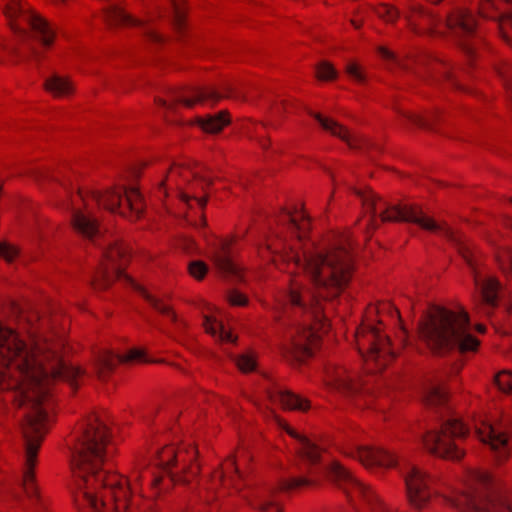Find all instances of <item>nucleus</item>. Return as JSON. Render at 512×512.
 <instances>
[{
  "label": "nucleus",
  "mask_w": 512,
  "mask_h": 512,
  "mask_svg": "<svg viewBox=\"0 0 512 512\" xmlns=\"http://www.w3.org/2000/svg\"><path fill=\"white\" fill-rule=\"evenodd\" d=\"M346 72L351 78H353L358 83L365 82V75L360 71L359 67L356 64L349 63L346 66Z\"/></svg>",
  "instance_id": "47"
},
{
  "label": "nucleus",
  "mask_w": 512,
  "mask_h": 512,
  "mask_svg": "<svg viewBox=\"0 0 512 512\" xmlns=\"http://www.w3.org/2000/svg\"><path fill=\"white\" fill-rule=\"evenodd\" d=\"M329 474L335 484L343 490L351 504L354 506L363 504L371 512H386L385 504L375 491L357 479L340 462L331 463Z\"/></svg>",
  "instance_id": "12"
},
{
  "label": "nucleus",
  "mask_w": 512,
  "mask_h": 512,
  "mask_svg": "<svg viewBox=\"0 0 512 512\" xmlns=\"http://www.w3.org/2000/svg\"><path fill=\"white\" fill-rule=\"evenodd\" d=\"M285 430L292 437L299 438L300 443H299L298 452H299L300 456L303 459L307 460L309 463L316 464L320 458L319 448L316 445H314L313 443H311L310 440L307 439L306 437H300L297 434V432L294 429H292L291 427L286 426Z\"/></svg>",
  "instance_id": "30"
},
{
  "label": "nucleus",
  "mask_w": 512,
  "mask_h": 512,
  "mask_svg": "<svg viewBox=\"0 0 512 512\" xmlns=\"http://www.w3.org/2000/svg\"><path fill=\"white\" fill-rule=\"evenodd\" d=\"M340 452L346 457L357 459L368 469L392 468L397 464V458L393 454L374 446L345 444L341 446Z\"/></svg>",
  "instance_id": "19"
},
{
  "label": "nucleus",
  "mask_w": 512,
  "mask_h": 512,
  "mask_svg": "<svg viewBox=\"0 0 512 512\" xmlns=\"http://www.w3.org/2000/svg\"><path fill=\"white\" fill-rule=\"evenodd\" d=\"M418 66L424 68V71H418V76L429 85L446 84L453 89L464 90V87L458 79V69L452 67L449 63L428 56H420L415 59Z\"/></svg>",
  "instance_id": "17"
},
{
  "label": "nucleus",
  "mask_w": 512,
  "mask_h": 512,
  "mask_svg": "<svg viewBox=\"0 0 512 512\" xmlns=\"http://www.w3.org/2000/svg\"><path fill=\"white\" fill-rule=\"evenodd\" d=\"M221 486L216 485L214 489H211V483H208V486L204 489V491H200L201 497L204 498L205 501L210 502L214 499H220L222 497H225L229 493L227 491H224V494L220 493Z\"/></svg>",
  "instance_id": "41"
},
{
  "label": "nucleus",
  "mask_w": 512,
  "mask_h": 512,
  "mask_svg": "<svg viewBox=\"0 0 512 512\" xmlns=\"http://www.w3.org/2000/svg\"><path fill=\"white\" fill-rule=\"evenodd\" d=\"M273 397L275 402H278L284 409L287 410L305 412L310 408V402L308 399L290 391H279Z\"/></svg>",
  "instance_id": "29"
},
{
  "label": "nucleus",
  "mask_w": 512,
  "mask_h": 512,
  "mask_svg": "<svg viewBox=\"0 0 512 512\" xmlns=\"http://www.w3.org/2000/svg\"><path fill=\"white\" fill-rule=\"evenodd\" d=\"M234 362L236 367L242 373H250L255 371L257 368V357L256 354L252 351L239 354L234 358Z\"/></svg>",
  "instance_id": "33"
},
{
  "label": "nucleus",
  "mask_w": 512,
  "mask_h": 512,
  "mask_svg": "<svg viewBox=\"0 0 512 512\" xmlns=\"http://www.w3.org/2000/svg\"><path fill=\"white\" fill-rule=\"evenodd\" d=\"M351 22H352V24H353V26H354L355 28H359V27L361 26V23H358V22H357V21H355V20H352Z\"/></svg>",
  "instance_id": "53"
},
{
  "label": "nucleus",
  "mask_w": 512,
  "mask_h": 512,
  "mask_svg": "<svg viewBox=\"0 0 512 512\" xmlns=\"http://www.w3.org/2000/svg\"><path fill=\"white\" fill-rule=\"evenodd\" d=\"M406 18L411 26L425 31L441 34L442 28L448 30L466 55L468 57L473 55L474 46L471 39L476 36L477 24L475 17L469 11L456 9L443 21L433 12L413 4L410 6Z\"/></svg>",
  "instance_id": "9"
},
{
  "label": "nucleus",
  "mask_w": 512,
  "mask_h": 512,
  "mask_svg": "<svg viewBox=\"0 0 512 512\" xmlns=\"http://www.w3.org/2000/svg\"><path fill=\"white\" fill-rule=\"evenodd\" d=\"M477 329H478L479 332H484L485 331V327L482 326V325H479Z\"/></svg>",
  "instance_id": "54"
},
{
  "label": "nucleus",
  "mask_w": 512,
  "mask_h": 512,
  "mask_svg": "<svg viewBox=\"0 0 512 512\" xmlns=\"http://www.w3.org/2000/svg\"><path fill=\"white\" fill-rule=\"evenodd\" d=\"M495 383L498 388L506 393L512 392V373L510 371H501L495 376Z\"/></svg>",
  "instance_id": "39"
},
{
  "label": "nucleus",
  "mask_w": 512,
  "mask_h": 512,
  "mask_svg": "<svg viewBox=\"0 0 512 512\" xmlns=\"http://www.w3.org/2000/svg\"><path fill=\"white\" fill-rule=\"evenodd\" d=\"M95 201L99 206L131 221L140 219L144 213L146 204L142 194L137 188H115L103 193L98 191H84L78 189L70 196L72 210V226L79 234L88 239H93L98 233V223L87 212L82 211L81 204L88 207V200Z\"/></svg>",
  "instance_id": "6"
},
{
  "label": "nucleus",
  "mask_w": 512,
  "mask_h": 512,
  "mask_svg": "<svg viewBox=\"0 0 512 512\" xmlns=\"http://www.w3.org/2000/svg\"><path fill=\"white\" fill-rule=\"evenodd\" d=\"M504 225L507 227V228H510L512 229V217H505L504 218Z\"/></svg>",
  "instance_id": "51"
},
{
  "label": "nucleus",
  "mask_w": 512,
  "mask_h": 512,
  "mask_svg": "<svg viewBox=\"0 0 512 512\" xmlns=\"http://www.w3.org/2000/svg\"><path fill=\"white\" fill-rule=\"evenodd\" d=\"M387 318L400 320V312L392 303L369 305L365 319L356 330V346L369 372H381L396 357L390 338L384 333Z\"/></svg>",
  "instance_id": "7"
},
{
  "label": "nucleus",
  "mask_w": 512,
  "mask_h": 512,
  "mask_svg": "<svg viewBox=\"0 0 512 512\" xmlns=\"http://www.w3.org/2000/svg\"><path fill=\"white\" fill-rule=\"evenodd\" d=\"M406 117L410 122L423 129L433 130V121L436 116L434 113H430L427 116L410 113Z\"/></svg>",
  "instance_id": "36"
},
{
  "label": "nucleus",
  "mask_w": 512,
  "mask_h": 512,
  "mask_svg": "<svg viewBox=\"0 0 512 512\" xmlns=\"http://www.w3.org/2000/svg\"><path fill=\"white\" fill-rule=\"evenodd\" d=\"M509 203L512 205V198L509 199Z\"/></svg>",
  "instance_id": "56"
},
{
  "label": "nucleus",
  "mask_w": 512,
  "mask_h": 512,
  "mask_svg": "<svg viewBox=\"0 0 512 512\" xmlns=\"http://www.w3.org/2000/svg\"><path fill=\"white\" fill-rule=\"evenodd\" d=\"M29 55L31 58L37 60L39 58V52L34 47L29 48Z\"/></svg>",
  "instance_id": "50"
},
{
  "label": "nucleus",
  "mask_w": 512,
  "mask_h": 512,
  "mask_svg": "<svg viewBox=\"0 0 512 512\" xmlns=\"http://www.w3.org/2000/svg\"><path fill=\"white\" fill-rule=\"evenodd\" d=\"M0 8L10 20L11 27L14 30H20V26L13 23L14 20L20 18L30 26L34 37L44 46L48 47L52 44L55 35L54 29L40 15L25 10L21 0H0Z\"/></svg>",
  "instance_id": "15"
},
{
  "label": "nucleus",
  "mask_w": 512,
  "mask_h": 512,
  "mask_svg": "<svg viewBox=\"0 0 512 512\" xmlns=\"http://www.w3.org/2000/svg\"><path fill=\"white\" fill-rule=\"evenodd\" d=\"M308 113L319 122L325 131L341 139L350 149L360 150L367 146V139L363 135L349 131L337 121L324 117L320 113H314L312 111Z\"/></svg>",
  "instance_id": "22"
},
{
  "label": "nucleus",
  "mask_w": 512,
  "mask_h": 512,
  "mask_svg": "<svg viewBox=\"0 0 512 512\" xmlns=\"http://www.w3.org/2000/svg\"><path fill=\"white\" fill-rule=\"evenodd\" d=\"M144 35L152 43L160 44L164 42V37L152 27H145Z\"/></svg>",
  "instance_id": "48"
},
{
  "label": "nucleus",
  "mask_w": 512,
  "mask_h": 512,
  "mask_svg": "<svg viewBox=\"0 0 512 512\" xmlns=\"http://www.w3.org/2000/svg\"><path fill=\"white\" fill-rule=\"evenodd\" d=\"M456 505L462 512H512L511 496L485 471L472 472Z\"/></svg>",
  "instance_id": "10"
},
{
  "label": "nucleus",
  "mask_w": 512,
  "mask_h": 512,
  "mask_svg": "<svg viewBox=\"0 0 512 512\" xmlns=\"http://www.w3.org/2000/svg\"><path fill=\"white\" fill-rule=\"evenodd\" d=\"M419 337L437 355L458 349L474 352L480 341L469 333V316L462 308L432 306L419 324Z\"/></svg>",
  "instance_id": "5"
},
{
  "label": "nucleus",
  "mask_w": 512,
  "mask_h": 512,
  "mask_svg": "<svg viewBox=\"0 0 512 512\" xmlns=\"http://www.w3.org/2000/svg\"><path fill=\"white\" fill-rule=\"evenodd\" d=\"M227 300L232 306H245L248 303V298L237 290H231L227 295Z\"/></svg>",
  "instance_id": "44"
},
{
  "label": "nucleus",
  "mask_w": 512,
  "mask_h": 512,
  "mask_svg": "<svg viewBox=\"0 0 512 512\" xmlns=\"http://www.w3.org/2000/svg\"><path fill=\"white\" fill-rule=\"evenodd\" d=\"M206 224H207L206 218L204 217V215H202L201 220H200V226L205 227Z\"/></svg>",
  "instance_id": "52"
},
{
  "label": "nucleus",
  "mask_w": 512,
  "mask_h": 512,
  "mask_svg": "<svg viewBox=\"0 0 512 512\" xmlns=\"http://www.w3.org/2000/svg\"><path fill=\"white\" fill-rule=\"evenodd\" d=\"M232 95L233 88L229 84L223 86V92L214 87H183L170 89L167 92V98H159L157 103L168 111H174L179 103L190 108L196 103H216L220 99Z\"/></svg>",
  "instance_id": "14"
},
{
  "label": "nucleus",
  "mask_w": 512,
  "mask_h": 512,
  "mask_svg": "<svg viewBox=\"0 0 512 512\" xmlns=\"http://www.w3.org/2000/svg\"><path fill=\"white\" fill-rule=\"evenodd\" d=\"M98 362L100 366L99 377L105 379L118 363H142L147 362V359L142 350L134 348L123 355L103 351L98 357Z\"/></svg>",
  "instance_id": "24"
},
{
  "label": "nucleus",
  "mask_w": 512,
  "mask_h": 512,
  "mask_svg": "<svg viewBox=\"0 0 512 512\" xmlns=\"http://www.w3.org/2000/svg\"><path fill=\"white\" fill-rule=\"evenodd\" d=\"M54 323L53 317L31 315L27 330L30 346L15 330L0 323V389L17 390L18 406L27 410L22 424L25 463L21 487L36 512L47 511L35 467L54 410L53 386L66 381L75 391L84 373L63 360L65 341L54 332Z\"/></svg>",
  "instance_id": "2"
},
{
  "label": "nucleus",
  "mask_w": 512,
  "mask_h": 512,
  "mask_svg": "<svg viewBox=\"0 0 512 512\" xmlns=\"http://www.w3.org/2000/svg\"><path fill=\"white\" fill-rule=\"evenodd\" d=\"M251 461V455L243 448L237 449L234 455L226 458L219 469L215 470L211 477V489L216 485L221 486V494L224 491L231 493L230 490L239 492L244 486V473L248 469Z\"/></svg>",
  "instance_id": "13"
},
{
  "label": "nucleus",
  "mask_w": 512,
  "mask_h": 512,
  "mask_svg": "<svg viewBox=\"0 0 512 512\" xmlns=\"http://www.w3.org/2000/svg\"><path fill=\"white\" fill-rule=\"evenodd\" d=\"M196 123L206 133L215 134L220 132L225 126L230 123V116L228 111L223 110L213 115L205 117H198Z\"/></svg>",
  "instance_id": "28"
},
{
  "label": "nucleus",
  "mask_w": 512,
  "mask_h": 512,
  "mask_svg": "<svg viewBox=\"0 0 512 512\" xmlns=\"http://www.w3.org/2000/svg\"><path fill=\"white\" fill-rule=\"evenodd\" d=\"M310 229L311 220L302 208L282 209L270 225L264 243L257 248L263 260L291 274L301 270L313 284L311 290L298 276H293L279 303L283 306V315L277 316L279 320L301 319L296 334L282 351L287 360L298 363L313 355L322 335L329 331L324 304L343 292L353 273L349 236L342 235L323 249L307 240Z\"/></svg>",
  "instance_id": "1"
},
{
  "label": "nucleus",
  "mask_w": 512,
  "mask_h": 512,
  "mask_svg": "<svg viewBox=\"0 0 512 512\" xmlns=\"http://www.w3.org/2000/svg\"><path fill=\"white\" fill-rule=\"evenodd\" d=\"M432 478L421 468L412 466L405 475L407 496L416 508H422L431 498Z\"/></svg>",
  "instance_id": "21"
},
{
  "label": "nucleus",
  "mask_w": 512,
  "mask_h": 512,
  "mask_svg": "<svg viewBox=\"0 0 512 512\" xmlns=\"http://www.w3.org/2000/svg\"><path fill=\"white\" fill-rule=\"evenodd\" d=\"M475 433L479 440L489 444L498 464L504 463L510 456L509 436L502 424L491 423L488 419L478 416L473 419Z\"/></svg>",
  "instance_id": "16"
},
{
  "label": "nucleus",
  "mask_w": 512,
  "mask_h": 512,
  "mask_svg": "<svg viewBox=\"0 0 512 512\" xmlns=\"http://www.w3.org/2000/svg\"><path fill=\"white\" fill-rule=\"evenodd\" d=\"M105 19L111 26L139 25V21L127 14L118 5H110L104 11Z\"/></svg>",
  "instance_id": "31"
},
{
  "label": "nucleus",
  "mask_w": 512,
  "mask_h": 512,
  "mask_svg": "<svg viewBox=\"0 0 512 512\" xmlns=\"http://www.w3.org/2000/svg\"><path fill=\"white\" fill-rule=\"evenodd\" d=\"M469 427L459 419L445 421L439 431H427L422 437L423 447L438 457L459 461L465 455L463 441L469 435Z\"/></svg>",
  "instance_id": "11"
},
{
  "label": "nucleus",
  "mask_w": 512,
  "mask_h": 512,
  "mask_svg": "<svg viewBox=\"0 0 512 512\" xmlns=\"http://www.w3.org/2000/svg\"><path fill=\"white\" fill-rule=\"evenodd\" d=\"M378 53L384 60L391 62L392 64H395L396 66H398L402 69H406V70L410 69L409 63L398 58L392 51H390L384 47H380L378 49Z\"/></svg>",
  "instance_id": "40"
},
{
  "label": "nucleus",
  "mask_w": 512,
  "mask_h": 512,
  "mask_svg": "<svg viewBox=\"0 0 512 512\" xmlns=\"http://www.w3.org/2000/svg\"><path fill=\"white\" fill-rule=\"evenodd\" d=\"M179 169H180V166L176 165V163H174V165L169 170L167 180L169 181L173 177V175L178 172Z\"/></svg>",
  "instance_id": "49"
},
{
  "label": "nucleus",
  "mask_w": 512,
  "mask_h": 512,
  "mask_svg": "<svg viewBox=\"0 0 512 512\" xmlns=\"http://www.w3.org/2000/svg\"><path fill=\"white\" fill-rule=\"evenodd\" d=\"M189 274L196 280L204 279L208 272V266L201 260L191 261L188 265Z\"/></svg>",
  "instance_id": "38"
},
{
  "label": "nucleus",
  "mask_w": 512,
  "mask_h": 512,
  "mask_svg": "<svg viewBox=\"0 0 512 512\" xmlns=\"http://www.w3.org/2000/svg\"><path fill=\"white\" fill-rule=\"evenodd\" d=\"M111 434L100 417L90 414L80 424L71 469L77 487L75 502L91 512H139L132 494L147 484L153 497L176 484H189L200 472L192 444L165 445L151 461L138 459L129 479L103 466L110 454Z\"/></svg>",
  "instance_id": "3"
},
{
  "label": "nucleus",
  "mask_w": 512,
  "mask_h": 512,
  "mask_svg": "<svg viewBox=\"0 0 512 512\" xmlns=\"http://www.w3.org/2000/svg\"><path fill=\"white\" fill-rule=\"evenodd\" d=\"M46 91L56 98L67 97L74 91L72 82L68 77L53 73L48 76L43 84Z\"/></svg>",
  "instance_id": "27"
},
{
  "label": "nucleus",
  "mask_w": 512,
  "mask_h": 512,
  "mask_svg": "<svg viewBox=\"0 0 512 512\" xmlns=\"http://www.w3.org/2000/svg\"><path fill=\"white\" fill-rule=\"evenodd\" d=\"M374 11L379 18L383 19L388 23L394 22L399 17L398 10L387 4L378 5L377 7L374 8Z\"/></svg>",
  "instance_id": "35"
},
{
  "label": "nucleus",
  "mask_w": 512,
  "mask_h": 512,
  "mask_svg": "<svg viewBox=\"0 0 512 512\" xmlns=\"http://www.w3.org/2000/svg\"><path fill=\"white\" fill-rule=\"evenodd\" d=\"M203 326L206 333L221 343H234L237 340V336L231 330L226 329L224 324L218 321L215 316L204 315Z\"/></svg>",
  "instance_id": "26"
},
{
  "label": "nucleus",
  "mask_w": 512,
  "mask_h": 512,
  "mask_svg": "<svg viewBox=\"0 0 512 512\" xmlns=\"http://www.w3.org/2000/svg\"><path fill=\"white\" fill-rule=\"evenodd\" d=\"M355 194L360 198L365 213L370 214L366 226L367 234L371 235L377 229L379 221L382 223L406 221L415 223L432 233L445 236L456 245L458 253L470 268L474 284L480 289L483 301L491 307L497 305L500 283L495 277L485 273L481 254L464 235L445 223H436L426 216L418 205L402 203L386 207L385 201L370 188L355 189Z\"/></svg>",
  "instance_id": "4"
},
{
  "label": "nucleus",
  "mask_w": 512,
  "mask_h": 512,
  "mask_svg": "<svg viewBox=\"0 0 512 512\" xmlns=\"http://www.w3.org/2000/svg\"><path fill=\"white\" fill-rule=\"evenodd\" d=\"M18 255L16 247L7 243H0V257L4 258L8 262H12Z\"/></svg>",
  "instance_id": "43"
},
{
  "label": "nucleus",
  "mask_w": 512,
  "mask_h": 512,
  "mask_svg": "<svg viewBox=\"0 0 512 512\" xmlns=\"http://www.w3.org/2000/svg\"><path fill=\"white\" fill-rule=\"evenodd\" d=\"M235 237L217 238L209 248L210 258L217 270L225 276L238 275L235 261Z\"/></svg>",
  "instance_id": "20"
},
{
  "label": "nucleus",
  "mask_w": 512,
  "mask_h": 512,
  "mask_svg": "<svg viewBox=\"0 0 512 512\" xmlns=\"http://www.w3.org/2000/svg\"><path fill=\"white\" fill-rule=\"evenodd\" d=\"M498 261L502 271L512 278V251H506L498 256Z\"/></svg>",
  "instance_id": "42"
},
{
  "label": "nucleus",
  "mask_w": 512,
  "mask_h": 512,
  "mask_svg": "<svg viewBox=\"0 0 512 512\" xmlns=\"http://www.w3.org/2000/svg\"><path fill=\"white\" fill-rule=\"evenodd\" d=\"M498 74L501 77L504 85L510 95L512 102V63H503L497 68Z\"/></svg>",
  "instance_id": "37"
},
{
  "label": "nucleus",
  "mask_w": 512,
  "mask_h": 512,
  "mask_svg": "<svg viewBox=\"0 0 512 512\" xmlns=\"http://www.w3.org/2000/svg\"><path fill=\"white\" fill-rule=\"evenodd\" d=\"M512 5V0H484L480 6V13L483 17H493L489 14L490 9L497 11L496 18L499 21L503 38L512 45V11L504 10L502 6Z\"/></svg>",
  "instance_id": "23"
},
{
  "label": "nucleus",
  "mask_w": 512,
  "mask_h": 512,
  "mask_svg": "<svg viewBox=\"0 0 512 512\" xmlns=\"http://www.w3.org/2000/svg\"><path fill=\"white\" fill-rule=\"evenodd\" d=\"M316 75L320 80H333L338 73L333 65L327 61L320 62L316 67Z\"/></svg>",
  "instance_id": "34"
},
{
  "label": "nucleus",
  "mask_w": 512,
  "mask_h": 512,
  "mask_svg": "<svg viewBox=\"0 0 512 512\" xmlns=\"http://www.w3.org/2000/svg\"><path fill=\"white\" fill-rule=\"evenodd\" d=\"M325 383L328 387L343 393H355L358 389L353 376L342 366L327 367Z\"/></svg>",
  "instance_id": "25"
},
{
  "label": "nucleus",
  "mask_w": 512,
  "mask_h": 512,
  "mask_svg": "<svg viewBox=\"0 0 512 512\" xmlns=\"http://www.w3.org/2000/svg\"><path fill=\"white\" fill-rule=\"evenodd\" d=\"M129 260L130 251L127 245L122 242H116L109 246L104 252L100 266L91 280L92 288L96 291H104L112 285L115 279L124 276L152 308L176 323L177 315L169 304L150 294L144 287L134 283L130 277L123 273Z\"/></svg>",
  "instance_id": "8"
},
{
  "label": "nucleus",
  "mask_w": 512,
  "mask_h": 512,
  "mask_svg": "<svg viewBox=\"0 0 512 512\" xmlns=\"http://www.w3.org/2000/svg\"><path fill=\"white\" fill-rule=\"evenodd\" d=\"M448 401L447 390L442 385L429 387L424 395V403L431 408H444Z\"/></svg>",
  "instance_id": "32"
},
{
  "label": "nucleus",
  "mask_w": 512,
  "mask_h": 512,
  "mask_svg": "<svg viewBox=\"0 0 512 512\" xmlns=\"http://www.w3.org/2000/svg\"><path fill=\"white\" fill-rule=\"evenodd\" d=\"M430 1H431L432 3H434V4H438V3H440L442 0H430Z\"/></svg>",
  "instance_id": "55"
},
{
  "label": "nucleus",
  "mask_w": 512,
  "mask_h": 512,
  "mask_svg": "<svg viewBox=\"0 0 512 512\" xmlns=\"http://www.w3.org/2000/svg\"><path fill=\"white\" fill-rule=\"evenodd\" d=\"M181 200L187 204L189 208H193L194 206L199 207L200 210H203L207 204V199L205 197L197 198L192 197L186 194L181 195Z\"/></svg>",
  "instance_id": "45"
},
{
  "label": "nucleus",
  "mask_w": 512,
  "mask_h": 512,
  "mask_svg": "<svg viewBox=\"0 0 512 512\" xmlns=\"http://www.w3.org/2000/svg\"><path fill=\"white\" fill-rule=\"evenodd\" d=\"M316 480L307 477H293L282 480L277 486L271 487L260 498L259 509L263 512H283L281 507L282 496L285 493L297 492L316 486Z\"/></svg>",
  "instance_id": "18"
},
{
  "label": "nucleus",
  "mask_w": 512,
  "mask_h": 512,
  "mask_svg": "<svg viewBox=\"0 0 512 512\" xmlns=\"http://www.w3.org/2000/svg\"><path fill=\"white\" fill-rule=\"evenodd\" d=\"M174 7V26L177 30H181L184 26V12L177 0H172Z\"/></svg>",
  "instance_id": "46"
}]
</instances>
